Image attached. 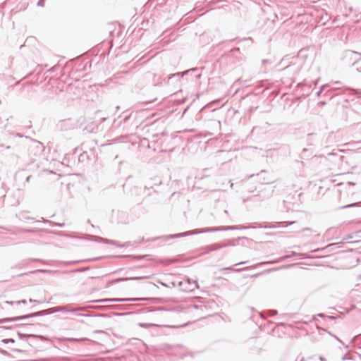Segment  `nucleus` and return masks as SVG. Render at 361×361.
Wrapping results in <instances>:
<instances>
[{"instance_id": "1", "label": "nucleus", "mask_w": 361, "mask_h": 361, "mask_svg": "<svg viewBox=\"0 0 361 361\" xmlns=\"http://www.w3.org/2000/svg\"><path fill=\"white\" fill-rule=\"evenodd\" d=\"M145 276H133L130 278H126V279H118L116 281H128V280H138V279H146Z\"/></svg>"}]
</instances>
